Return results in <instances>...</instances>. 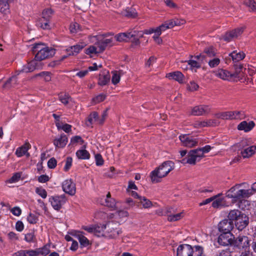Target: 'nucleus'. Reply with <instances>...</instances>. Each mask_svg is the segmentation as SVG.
Masks as SVG:
<instances>
[{
	"mask_svg": "<svg viewBox=\"0 0 256 256\" xmlns=\"http://www.w3.org/2000/svg\"><path fill=\"white\" fill-rule=\"evenodd\" d=\"M66 201V198L64 194L52 196L49 198V202H50L52 208L56 210H59Z\"/></svg>",
	"mask_w": 256,
	"mask_h": 256,
	"instance_id": "nucleus-8",
	"label": "nucleus"
},
{
	"mask_svg": "<svg viewBox=\"0 0 256 256\" xmlns=\"http://www.w3.org/2000/svg\"><path fill=\"white\" fill-rule=\"evenodd\" d=\"M76 154L77 158L80 160H88L90 158L89 152L84 149L77 150Z\"/></svg>",
	"mask_w": 256,
	"mask_h": 256,
	"instance_id": "nucleus-33",
	"label": "nucleus"
},
{
	"mask_svg": "<svg viewBox=\"0 0 256 256\" xmlns=\"http://www.w3.org/2000/svg\"><path fill=\"white\" fill-rule=\"evenodd\" d=\"M20 177L21 173L16 172L10 179L7 180L6 182L10 184L15 183L20 180Z\"/></svg>",
	"mask_w": 256,
	"mask_h": 256,
	"instance_id": "nucleus-48",
	"label": "nucleus"
},
{
	"mask_svg": "<svg viewBox=\"0 0 256 256\" xmlns=\"http://www.w3.org/2000/svg\"><path fill=\"white\" fill-rule=\"evenodd\" d=\"M256 153V145L251 146L241 152L243 158H249Z\"/></svg>",
	"mask_w": 256,
	"mask_h": 256,
	"instance_id": "nucleus-26",
	"label": "nucleus"
},
{
	"mask_svg": "<svg viewBox=\"0 0 256 256\" xmlns=\"http://www.w3.org/2000/svg\"><path fill=\"white\" fill-rule=\"evenodd\" d=\"M193 252L192 256H204L203 254V248L200 246H195L193 248Z\"/></svg>",
	"mask_w": 256,
	"mask_h": 256,
	"instance_id": "nucleus-47",
	"label": "nucleus"
},
{
	"mask_svg": "<svg viewBox=\"0 0 256 256\" xmlns=\"http://www.w3.org/2000/svg\"><path fill=\"white\" fill-rule=\"evenodd\" d=\"M106 229V224H98L94 226V234L98 236L104 235V232Z\"/></svg>",
	"mask_w": 256,
	"mask_h": 256,
	"instance_id": "nucleus-35",
	"label": "nucleus"
},
{
	"mask_svg": "<svg viewBox=\"0 0 256 256\" xmlns=\"http://www.w3.org/2000/svg\"><path fill=\"white\" fill-rule=\"evenodd\" d=\"M244 28L242 27L236 28L232 31L226 32L224 35L222 36L220 40H224V41L229 42L233 39L238 38L244 32Z\"/></svg>",
	"mask_w": 256,
	"mask_h": 256,
	"instance_id": "nucleus-11",
	"label": "nucleus"
},
{
	"mask_svg": "<svg viewBox=\"0 0 256 256\" xmlns=\"http://www.w3.org/2000/svg\"><path fill=\"white\" fill-rule=\"evenodd\" d=\"M178 138L182 145L184 146L192 148L197 146L198 142V138L190 134H181Z\"/></svg>",
	"mask_w": 256,
	"mask_h": 256,
	"instance_id": "nucleus-7",
	"label": "nucleus"
},
{
	"mask_svg": "<svg viewBox=\"0 0 256 256\" xmlns=\"http://www.w3.org/2000/svg\"><path fill=\"white\" fill-rule=\"evenodd\" d=\"M128 37L127 32L120 33L115 36V38L116 41L122 42L125 40Z\"/></svg>",
	"mask_w": 256,
	"mask_h": 256,
	"instance_id": "nucleus-53",
	"label": "nucleus"
},
{
	"mask_svg": "<svg viewBox=\"0 0 256 256\" xmlns=\"http://www.w3.org/2000/svg\"><path fill=\"white\" fill-rule=\"evenodd\" d=\"M184 216V212H181L175 214L168 215V220L169 222H174L180 220Z\"/></svg>",
	"mask_w": 256,
	"mask_h": 256,
	"instance_id": "nucleus-43",
	"label": "nucleus"
},
{
	"mask_svg": "<svg viewBox=\"0 0 256 256\" xmlns=\"http://www.w3.org/2000/svg\"><path fill=\"white\" fill-rule=\"evenodd\" d=\"M42 64L40 62H36L34 59L24 65L20 70H17L16 72L18 75L21 72H30L36 69L42 68Z\"/></svg>",
	"mask_w": 256,
	"mask_h": 256,
	"instance_id": "nucleus-6",
	"label": "nucleus"
},
{
	"mask_svg": "<svg viewBox=\"0 0 256 256\" xmlns=\"http://www.w3.org/2000/svg\"><path fill=\"white\" fill-rule=\"evenodd\" d=\"M31 146L28 142H26L22 146L18 148L16 151V154L18 157H21L26 154Z\"/></svg>",
	"mask_w": 256,
	"mask_h": 256,
	"instance_id": "nucleus-28",
	"label": "nucleus"
},
{
	"mask_svg": "<svg viewBox=\"0 0 256 256\" xmlns=\"http://www.w3.org/2000/svg\"><path fill=\"white\" fill-rule=\"evenodd\" d=\"M36 192L43 198H46L47 196L46 191L42 188H36Z\"/></svg>",
	"mask_w": 256,
	"mask_h": 256,
	"instance_id": "nucleus-55",
	"label": "nucleus"
},
{
	"mask_svg": "<svg viewBox=\"0 0 256 256\" xmlns=\"http://www.w3.org/2000/svg\"><path fill=\"white\" fill-rule=\"evenodd\" d=\"M57 162L55 158H50L48 162V168L53 169L56 168Z\"/></svg>",
	"mask_w": 256,
	"mask_h": 256,
	"instance_id": "nucleus-64",
	"label": "nucleus"
},
{
	"mask_svg": "<svg viewBox=\"0 0 256 256\" xmlns=\"http://www.w3.org/2000/svg\"><path fill=\"white\" fill-rule=\"evenodd\" d=\"M233 236L230 232H224L219 236L218 242L223 246H228L232 243Z\"/></svg>",
	"mask_w": 256,
	"mask_h": 256,
	"instance_id": "nucleus-16",
	"label": "nucleus"
},
{
	"mask_svg": "<svg viewBox=\"0 0 256 256\" xmlns=\"http://www.w3.org/2000/svg\"><path fill=\"white\" fill-rule=\"evenodd\" d=\"M232 114L231 111L222 112L216 114V116L222 120H232Z\"/></svg>",
	"mask_w": 256,
	"mask_h": 256,
	"instance_id": "nucleus-42",
	"label": "nucleus"
},
{
	"mask_svg": "<svg viewBox=\"0 0 256 256\" xmlns=\"http://www.w3.org/2000/svg\"><path fill=\"white\" fill-rule=\"evenodd\" d=\"M114 223L112 222H108L106 225V232L107 234H110L109 236H116L118 234V231L116 228H115L114 226Z\"/></svg>",
	"mask_w": 256,
	"mask_h": 256,
	"instance_id": "nucleus-32",
	"label": "nucleus"
},
{
	"mask_svg": "<svg viewBox=\"0 0 256 256\" xmlns=\"http://www.w3.org/2000/svg\"><path fill=\"white\" fill-rule=\"evenodd\" d=\"M234 246L242 250L250 249V241L248 238L244 236H239L234 241Z\"/></svg>",
	"mask_w": 256,
	"mask_h": 256,
	"instance_id": "nucleus-12",
	"label": "nucleus"
},
{
	"mask_svg": "<svg viewBox=\"0 0 256 256\" xmlns=\"http://www.w3.org/2000/svg\"><path fill=\"white\" fill-rule=\"evenodd\" d=\"M174 167V163L172 160L163 162L150 173V176L152 182L154 184L161 182L162 178L166 176Z\"/></svg>",
	"mask_w": 256,
	"mask_h": 256,
	"instance_id": "nucleus-2",
	"label": "nucleus"
},
{
	"mask_svg": "<svg viewBox=\"0 0 256 256\" xmlns=\"http://www.w3.org/2000/svg\"><path fill=\"white\" fill-rule=\"evenodd\" d=\"M255 124L253 121L247 122L242 121L238 126V129L240 130H244L245 132H248L252 130Z\"/></svg>",
	"mask_w": 256,
	"mask_h": 256,
	"instance_id": "nucleus-24",
	"label": "nucleus"
},
{
	"mask_svg": "<svg viewBox=\"0 0 256 256\" xmlns=\"http://www.w3.org/2000/svg\"><path fill=\"white\" fill-rule=\"evenodd\" d=\"M110 75L109 72L104 74H100L98 80V84L100 86H105L110 81Z\"/></svg>",
	"mask_w": 256,
	"mask_h": 256,
	"instance_id": "nucleus-34",
	"label": "nucleus"
},
{
	"mask_svg": "<svg viewBox=\"0 0 256 256\" xmlns=\"http://www.w3.org/2000/svg\"><path fill=\"white\" fill-rule=\"evenodd\" d=\"M193 248L190 244L180 245L176 250V256H192Z\"/></svg>",
	"mask_w": 256,
	"mask_h": 256,
	"instance_id": "nucleus-14",
	"label": "nucleus"
},
{
	"mask_svg": "<svg viewBox=\"0 0 256 256\" xmlns=\"http://www.w3.org/2000/svg\"><path fill=\"white\" fill-rule=\"evenodd\" d=\"M232 228V224L228 220H224L218 224V230L224 232H230Z\"/></svg>",
	"mask_w": 256,
	"mask_h": 256,
	"instance_id": "nucleus-22",
	"label": "nucleus"
},
{
	"mask_svg": "<svg viewBox=\"0 0 256 256\" xmlns=\"http://www.w3.org/2000/svg\"><path fill=\"white\" fill-rule=\"evenodd\" d=\"M27 220L30 224H35L38 220V216L34 214L30 213L27 217Z\"/></svg>",
	"mask_w": 256,
	"mask_h": 256,
	"instance_id": "nucleus-50",
	"label": "nucleus"
},
{
	"mask_svg": "<svg viewBox=\"0 0 256 256\" xmlns=\"http://www.w3.org/2000/svg\"><path fill=\"white\" fill-rule=\"evenodd\" d=\"M50 245L46 244L41 248H37L38 256H46L50 252Z\"/></svg>",
	"mask_w": 256,
	"mask_h": 256,
	"instance_id": "nucleus-40",
	"label": "nucleus"
},
{
	"mask_svg": "<svg viewBox=\"0 0 256 256\" xmlns=\"http://www.w3.org/2000/svg\"><path fill=\"white\" fill-rule=\"evenodd\" d=\"M98 48V52H103L107 47H111L114 45L112 38H106L100 40L96 42Z\"/></svg>",
	"mask_w": 256,
	"mask_h": 256,
	"instance_id": "nucleus-18",
	"label": "nucleus"
},
{
	"mask_svg": "<svg viewBox=\"0 0 256 256\" xmlns=\"http://www.w3.org/2000/svg\"><path fill=\"white\" fill-rule=\"evenodd\" d=\"M222 194H218L214 196L212 198H214V200H212V206L215 208H220L226 206V200L224 197H221Z\"/></svg>",
	"mask_w": 256,
	"mask_h": 256,
	"instance_id": "nucleus-19",
	"label": "nucleus"
},
{
	"mask_svg": "<svg viewBox=\"0 0 256 256\" xmlns=\"http://www.w3.org/2000/svg\"><path fill=\"white\" fill-rule=\"evenodd\" d=\"M40 50L39 52L36 54L34 58V60L38 62H40L42 60L52 57L55 53L54 49L48 46Z\"/></svg>",
	"mask_w": 256,
	"mask_h": 256,
	"instance_id": "nucleus-9",
	"label": "nucleus"
},
{
	"mask_svg": "<svg viewBox=\"0 0 256 256\" xmlns=\"http://www.w3.org/2000/svg\"><path fill=\"white\" fill-rule=\"evenodd\" d=\"M78 238L79 242L82 246L86 247L89 245V240L86 237L83 236L82 234H78Z\"/></svg>",
	"mask_w": 256,
	"mask_h": 256,
	"instance_id": "nucleus-45",
	"label": "nucleus"
},
{
	"mask_svg": "<svg viewBox=\"0 0 256 256\" xmlns=\"http://www.w3.org/2000/svg\"><path fill=\"white\" fill-rule=\"evenodd\" d=\"M231 112L232 120H242L246 117V114L244 111H231Z\"/></svg>",
	"mask_w": 256,
	"mask_h": 256,
	"instance_id": "nucleus-38",
	"label": "nucleus"
},
{
	"mask_svg": "<svg viewBox=\"0 0 256 256\" xmlns=\"http://www.w3.org/2000/svg\"><path fill=\"white\" fill-rule=\"evenodd\" d=\"M246 5L248 6L252 11L256 12V2L254 0H246Z\"/></svg>",
	"mask_w": 256,
	"mask_h": 256,
	"instance_id": "nucleus-52",
	"label": "nucleus"
},
{
	"mask_svg": "<svg viewBox=\"0 0 256 256\" xmlns=\"http://www.w3.org/2000/svg\"><path fill=\"white\" fill-rule=\"evenodd\" d=\"M51 73L49 72H42L36 74V76L44 77L46 82H50L51 80Z\"/></svg>",
	"mask_w": 256,
	"mask_h": 256,
	"instance_id": "nucleus-51",
	"label": "nucleus"
},
{
	"mask_svg": "<svg viewBox=\"0 0 256 256\" xmlns=\"http://www.w3.org/2000/svg\"><path fill=\"white\" fill-rule=\"evenodd\" d=\"M204 52L206 54V56H208L210 58L213 57L216 54V52L212 48H206L204 50Z\"/></svg>",
	"mask_w": 256,
	"mask_h": 256,
	"instance_id": "nucleus-60",
	"label": "nucleus"
},
{
	"mask_svg": "<svg viewBox=\"0 0 256 256\" xmlns=\"http://www.w3.org/2000/svg\"><path fill=\"white\" fill-rule=\"evenodd\" d=\"M108 110L106 109V110L103 111L101 117H98V124L102 125L104 123L106 118L108 116Z\"/></svg>",
	"mask_w": 256,
	"mask_h": 256,
	"instance_id": "nucleus-58",
	"label": "nucleus"
},
{
	"mask_svg": "<svg viewBox=\"0 0 256 256\" xmlns=\"http://www.w3.org/2000/svg\"><path fill=\"white\" fill-rule=\"evenodd\" d=\"M166 77L170 80H174L179 82H182L184 79L183 74L179 71L168 73L166 74Z\"/></svg>",
	"mask_w": 256,
	"mask_h": 256,
	"instance_id": "nucleus-27",
	"label": "nucleus"
},
{
	"mask_svg": "<svg viewBox=\"0 0 256 256\" xmlns=\"http://www.w3.org/2000/svg\"><path fill=\"white\" fill-rule=\"evenodd\" d=\"M34 232H31L25 234L24 240L28 242H31L34 241Z\"/></svg>",
	"mask_w": 256,
	"mask_h": 256,
	"instance_id": "nucleus-61",
	"label": "nucleus"
},
{
	"mask_svg": "<svg viewBox=\"0 0 256 256\" xmlns=\"http://www.w3.org/2000/svg\"><path fill=\"white\" fill-rule=\"evenodd\" d=\"M242 214V213L238 210H233L229 212L228 217V220L230 221L232 224L234 222L235 224L236 222V220L238 219L239 216H240Z\"/></svg>",
	"mask_w": 256,
	"mask_h": 256,
	"instance_id": "nucleus-29",
	"label": "nucleus"
},
{
	"mask_svg": "<svg viewBox=\"0 0 256 256\" xmlns=\"http://www.w3.org/2000/svg\"><path fill=\"white\" fill-rule=\"evenodd\" d=\"M50 24V21L41 18L37 22L36 25L43 30H50L51 28Z\"/></svg>",
	"mask_w": 256,
	"mask_h": 256,
	"instance_id": "nucleus-31",
	"label": "nucleus"
},
{
	"mask_svg": "<svg viewBox=\"0 0 256 256\" xmlns=\"http://www.w3.org/2000/svg\"><path fill=\"white\" fill-rule=\"evenodd\" d=\"M68 141V137L66 134H62L59 138L54 139V144L56 148H62L66 146Z\"/></svg>",
	"mask_w": 256,
	"mask_h": 256,
	"instance_id": "nucleus-23",
	"label": "nucleus"
},
{
	"mask_svg": "<svg viewBox=\"0 0 256 256\" xmlns=\"http://www.w3.org/2000/svg\"><path fill=\"white\" fill-rule=\"evenodd\" d=\"M210 108L208 106L200 105L194 107L192 109L191 114L194 116H202L208 114Z\"/></svg>",
	"mask_w": 256,
	"mask_h": 256,
	"instance_id": "nucleus-17",
	"label": "nucleus"
},
{
	"mask_svg": "<svg viewBox=\"0 0 256 256\" xmlns=\"http://www.w3.org/2000/svg\"><path fill=\"white\" fill-rule=\"evenodd\" d=\"M120 80V76L118 74L117 72H112V82L113 84H116L119 82Z\"/></svg>",
	"mask_w": 256,
	"mask_h": 256,
	"instance_id": "nucleus-63",
	"label": "nucleus"
},
{
	"mask_svg": "<svg viewBox=\"0 0 256 256\" xmlns=\"http://www.w3.org/2000/svg\"><path fill=\"white\" fill-rule=\"evenodd\" d=\"M62 188L64 192L70 196L74 195L76 192V184L71 179H67L62 182Z\"/></svg>",
	"mask_w": 256,
	"mask_h": 256,
	"instance_id": "nucleus-13",
	"label": "nucleus"
},
{
	"mask_svg": "<svg viewBox=\"0 0 256 256\" xmlns=\"http://www.w3.org/2000/svg\"><path fill=\"white\" fill-rule=\"evenodd\" d=\"M218 122L215 120H206L202 121H196L194 124V126L196 128H202L204 127H208L216 126L218 124Z\"/></svg>",
	"mask_w": 256,
	"mask_h": 256,
	"instance_id": "nucleus-20",
	"label": "nucleus"
},
{
	"mask_svg": "<svg viewBox=\"0 0 256 256\" xmlns=\"http://www.w3.org/2000/svg\"><path fill=\"white\" fill-rule=\"evenodd\" d=\"M129 195L131 196L136 200L134 201L129 198V206L140 205L142 206V208L146 209H148L154 206V204L151 202L150 200L148 199L144 196H141L139 194L135 192L129 190Z\"/></svg>",
	"mask_w": 256,
	"mask_h": 256,
	"instance_id": "nucleus-3",
	"label": "nucleus"
},
{
	"mask_svg": "<svg viewBox=\"0 0 256 256\" xmlns=\"http://www.w3.org/2000/svg\"><path fill=\"white\" fill-rule=\"evenodd\" d=\"M106 98V96L104 94H100L92 98V102L94 104L99 103L104 101Z\"/></svg>",
	"mask_w": 256,
	"mask_h": 256,
	"instance_id": "nucleus-59",
	"label": "nucleus"
},
{
	"mask_svg": "<svg viewBox=\"0 0 256 256\" xmlns=\"http://www.w3.org/2000/svg\"><path fill=\"white\" fill-rule=\"evenodd\" d=\"M84 44H79L74 46H70L66 48V50L69 56L76 55L84 47Z\"/></svg>",
	"mask_w": 256,
	"mask_h": 256,
	"instance_id": "nucleus-25",
	"label": "nucleus"
},
{
	"mask_svg": "<svg viewBox=\"0 0 256 256\" xmlns=\"http://www.w3.org/2000/svg\"><path fill=\"white\" fill-rule=\"evenodd\" d=\"M58 98L65 105L67 104L71 99L68 94L62 93L60 94Z\"/></svg>",
	"mask_w": 256,
	"mask_h": 256,
	"instance_id": "nucleus-46",
	"label": "nucleus"
},
{
	"mask_svg": "<svg viewBox=\"0 0 256 256\" xmlns=\"http://www.w3.org/2000/svg\"><path fill=\"white\" fill-rule=\"evenodd\" d=\"M208 65L210 68H214L218 66L220 63V60L217 58L210 60L208 62Z\"/></svg>",
	"mask_w": 256,
	"mask_h": 256,
	"instance_id": "nucleus-57",
	"label": "nucleus"
},
{
	"mask_svg": "<svg viewBox=\"0 0 256 256\" xmlns=\"http://www.w3.org/2000/svg\"><path fill=\"white\" fill-rule=\"evenodd\" d=\"M16 74L10 78L4 84L3 87L4 88H10L16 84L17 82L16 76L17 73L16 72Z\"/></svg>",
	"mask_w": 256,
	"mask_h": 256,
	"instance_id": "nucleus-41",
	"label": "nucleus"
},
{
	"mask_svg": "<svg viewBox=\"0 0 256 256\" xmlns=\"http://www.w3.org/2000/svg\"><path fill=\"white\" fill-rule=\"evenodd\" d=\"M244 184H237L232 187L226 194V196L229 198H232L233 200L236 202L240 200L239 207L242 209L244 210L245 208L242 206V204H246L249 205V202L248 200H242V198H248L252 196V192L250 190L242 188Z\"/></svg>",
	"mask_w": 256,
	"mask_h": 256,
	"instance_id": "nucleus-1",
	"label": "nucleus"
},
{
	"mask_svg": "<svg viewBox=\"0 0 256 256\" xmlns=\"http://www.w3.org/2000/svg\"><path fill=\"white\" fill-rule=\"evenodd\" d=\"M248 222V218L245 214L242 213L240 216H239V218L236 220V222L234 224L238 230H242L246 227Z\"/></svg>",
	"mask_w": 256,
	"mask_h": 256,
	"instance_id": "nucleus-21",
	"label": "nucleus"
},
{
	"mask_svg": "<svg viewBox=\"0 0 256 256\" xmlns=\"http://www.w3.org/2000/svg\"><path fill=\"white\" fill-rule=\"evenodd\" d=\"M214 75L224 80H234L235 79L240 78V73L236 72L234 73H230L228 71L223 70L219 69L214 72Z\"/></svg>",
	"mask_w": 256,
	"mask_h": 256,
	"instance_id": "nucleus-5",
	"label": "nucleus"
},
{
	"mask_svg": "<svg viewBox=\"0 0 256 256\" xmlns=\"http://www.w3.org/2000/svg\"><path fill=\"white\" fill-rule=\"evenodd\" d=\"M144 36L142 31H134L133 33L129 32V42L130 43V48H136L140 46V38Z\"/></svg>",
	"mask_w": 256,
	"mask_h": 256,
	"instance_id": "nucleus-10",
	"label": "nucleus"
},
{
	"mask_svg": "<svg viewBox=\"0 0 256 256\" xmlns=\"http://www.w3.org/2000/svg\"><path fill=\"white\" fill-rule=\"evenodd\" d=\"M100 202L102 204L104 205L112 208H118V205H120V202H116L115 200L111 198L110 192H108L106 196H103L101 198Z\"/></svg>",
	"mask_w": 256,
	"mask_h": 256,
	"instance_id": "nucleus-15",
	"label": "nucleus"
},
{
	"mask_svg": "<svg viewBox=\"0 0 256 256\" xmlns=\"http://www.w3.org/2000/svg\"><path fill=\"white\" fill-rule=\"evenodd\" d=\"M98 116L96 112H92L88 117V122L90 124L96 123L98 124Z\"/></svg>",
	"mask_w": 256,
	"mask_h": 256,
	"instance_id": "nucleus-44",
	"label": "nucleus"
},
{
	"mask_svg": "<svg viewBox=\"0 0 256 256\" xmlns=\"http://www.w3.org/2000/svg\"><path fill=\"white\" fill-rule=\"evenodd\" d=\"M72 158L68 156L67 157L66 160V164L64 168V170L65 172H68L70 168L72 165Z\"/></svg>",
	"mask_w": 256,
	"mask_h": 256,
	"instance_id": "nucleus-56",
	"label": "nucleus"
},
{
	"mask_svg": "<svg viewBox=\"0 0 256 256\" xmlns=\"http://www.w3.org/2000/svg\"><path fill=\"white\" fill-rule=\"evenodd\" d=\"M54 11L50 8H45L42 12V18L51 20L52 16L54 15Z\"/></svg>",
	"mask_w": 256,
	"mask_h": 256,
	"instance_id": "nucleus-37",
	"label": "nucleus"
},
{
	"mask_svg": "<svg viewBox=\"0 0 256 256\" xmlns=\"http://www.w3.org/2000/svg\"><path fill=\"white\" fill-rule=\"evenodd\" d=\"M202 158V152L196 149L191 150L188 153L187 158L181 160L182 164H195L196 162H199Z\"/></svg>",
	"mask_w": 256,
	"mask_h": 256,
	"instance_id": "nucleus-4",
	"label": "nucleus"
},
{
	"mask_svg": "<svg viewBox=\"0 0 256 256\" xmlns=\"http://www.w3.org/2000/svg\"><path fill=\"white\" fill-rule=\"evenodd\" d=\"M45 46L41 44H36L33 46L32 48V51L34 54H36L40 52V50H43L44 48H46Z\"/></svg>",
	"mask_w": 256,
	"mask_h": 256,
	"instance_id": "nucleus-54",
	"label": "nucleus"
},
{
	"mask_svg": "<svg viewBox=\"0 0 256 256\" xmlns=\"http://www.w3.org/2000/svg\"><path fill=\"white\" fill-rule=\"evenodd\" d=\"M14 0H0V11L3 13H6L9 10V3Z\"/></svg>",
	"mask_w": 256,
	"mask_h": 256,
	"instance_id": "nucleus-36",
	"label": "nucleus"
},
{
	"mask_svg": "<svg viewBox=\"0 0 256 256\" xmlns=\"http://www.w3.org/2000/svg\"><path fill=\"white\" fill-rule=\"evenodd\" d=\"M56 126L57 128L58 129V130H63L64 132H65L66 133H69L70 132L72 131V126L69 124H63L62 122L60 124H59L58 122L56 124Z\"/></svg>",
	"mask_w": 256,
	"mask_h": 256,
	"instance_id": "nucleus-39",
	"label": "nucleus"
},
{
	"mask_svg": "<svg viewBox=\"0 0 256 256\" xmlns=\"http://www.w3.org/2000/svg\"><path fill=\"white\" fill-rule=\"evenodd\" d=\"M189 68H200V64L194 60H189L188 61Z\"/></svg>",
	"mask_w": 256,
	"mask_h": 256,
	"instance_id": "nucleus-62",
	"label": "nucleus"
},
{
	"mask_svg": "<svg viewBox=\"0 0 256 256\" xmlns=\"http://www.w3.org/2000/svg\"><path fill=\"white\" fill-rule=\"evenodd\" d=\"M229 56L232 58L234 62H237L243 60L246 54L243 52H237L236 50H235L230 53Z\"/></svg>",
	"mask_w": 256,
	"mask_h": 256,
	"instance_id": "nucleus-30",
	"label": "nucleus"
},
{
	"mask_svg": "<svg viewBox=\"0 0 256 256\" xmlns=\"http://www.w3.org/2000/svg\"><path fill=\"white\" fill-rule=\"evenodd\" d=\"M116 210V214L120 217H124L127 216V212L124 210V206L118 205V208L115 209Z\"/></svg>",
	"mask_w": 256,
	"mask_h": 256,
	"instance_id": "nucleus-49",
	"label": "nucleus"
}]
</instances>
